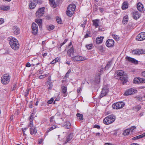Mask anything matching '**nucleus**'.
Here are the masks:
<instances>
[{
    "label": "nucleus",
    "instance_id": "42",
    "mask_svg": "<svg viewBox=\"0 0 145 145\" xmlns=\"http://www.w3.org/2000/svg\"><path fill=\"white\" fill-rule=\"evenodd\" d=\"M132 53L134 55H138L139 53L138 52V49L133 50L132 51Z\"/></svg>",
    "mask_w": 145,
    "mask_h": 145
},
{
    "label": "nucleus",
    "instance_id": "24",
    "mask_svg": "<svg viewBox=\"0 0 145 145\" xmlns=\"http://www.w3.org/2000/svg\"><path fill=\"white\" fill-rule=\"evenodd\" d=\"M71 124L69 121H66L65 122L63 125V127L67 129L70 128Z\"/></svg>",
    "mask_w": 145,
    "mask_h": 145
},
{
    "label": "nucleus",
    "instance_id": "51",
    "mask_svg": "<svg viewBox=\"0 0 145 145\" xmlns=\"http://www.w3.org/2000/svg\"><path fill=\"white\" fill-rule=\"evenodd\" d=\"M93 128H96L98 129H100V126L98 125H95L93 126Z\"/></svg>",
    "mask_w": 145,
    "mask_h": 145
},
{
    "label": "nucleus",
    "instance_id": "54",
    "mask_svg": "<svg viewBox=\"0 0 145 145\" xmlns=\"http://www.w3.org/2000/svg\"><path fill=\"white\" fill-rule=\"evenodd\" d=\"M82 89V86H80L79 88H78L77 89V92L78 93H79L80 92V91Z\"/></svg>",
    "mask_w": 145,
    "mask_h": 145
},
{
    "label": "nucleus",
    "instance_id": "2",
    "mask_svg": "<svg viewBox=\"0 0 145 145\" xmlns=\"http://www.w3.org/2000/svg\"><path fill=\"white\" fill-rule=\"evenodd\" d=\"M115 119V116L112 114L108 116L103 120V123L106 125H108L113 122Z\"/></svg>",
    "mask_w": 145,
    "mask_h": 145
},
{
    "label": "nucleus",
    "instance_id": "20",
    "mask_svg": "<svg viewBox=\"0 0 145 145\" xmlns=\"http://www.w3.org/2000/svg\"><path fill=\"white\" fill-rule=\"evenodd\" d=\"M133 18L135 19H137L139 18V13L136 11L133 12L132 13Z\"/></svg>",
    "mask_w": 145,
    "mask_h": 145
},
{
    "label": "nucleus",
    "instance_id": "41",
    "mask_svg": "<svg viewBox=\"0 0 145 145\" xmlns=\"http://www.w3.org/2000/svg\"><path fill=\"white\" fill-rule=\"evenodd\" d=\"M54 26L53 25H50L47 27L48 30L49 31L52 30L54 29Z\"/></svg>",
    "mask_w": 145,
    "mask_h": 145
},
{
    "label": "nucleus",
    "instance_id": "33",
    "mask_svg": "<svg viewBox=\"0 0 145 145\" xmlns=\"http://www.w3.org/2000/svg\"><path fill=\"white\" fill-rule=\"evenodd\" d=\"M35 22L38 24L39 27L40 28L42 27V19H36Z\"/></svg>",
    "mask_w": 145,
    "mask_h": 145
},
{
    "label": "nucleus",
    "instance_id": "21",
    "mask_svg": "<svg viewBox=\"0 0 145 145\" xmlns=\"http://www.w3.org/2000/svg\"><path fill=\"white\" fill-rule=\"evenodd\" d=\"M74 53V48L72 46L70 49H69L67 52V54L69 57H71Z\"/></svg>",
    "mask_w": 145,
    "mask_h": 145
},
{
    "label": "nucleus",
    "instance_id": "35",
    "mask_svg": "<svg viewBox=\"0 0 145 145\" xmlns=\"http://www.w3.org/2000/svg\"><path fill=\"white\" fill-rule=\"evenodd\" d=\"M95 81L97 83H99L100 81V76L98 75L97 76L95 79Z\"/></svg>",
    "mask_w": 145,
    "mask_h": 145
},
{
    "label": "nucleus",
    "instance_id": "29",
    "mask_svg": "<svg viewBox=\"0 0 145 145\" xmlns=\"http://www.w3.org/2000/svg\"><path fill=\"white\" fill-rule=\"evenodd\" d=\"M10 7L8 6H3L0 7V9L4 11H7L10 9Z\"/></svg>",
    "mask_w": 145,
    "mask_h": 145
},
{
    "label": "nucleus",
    "instance_id": "45",
    "mask_svg": "<svg viewBox=\"0 0 145 145\" xmlns=\"http://www.w3.org/2000/svg\"><path fill=\"white\" fill-rule=\"evenodd\" d=\"M112 36L113 38L116 40H118L119 39V37L117 35L115 34H112Z\"/></svg>",
    "mask_w": 145,
    "mask_h": 145
},
{
    "label": "nucleus",
    "instance_id": "5",
    "mask_svg": "<svg viewBox=\"0 0 145 145\" xmlns=\"http://www.w3.org/2000/svg\"><path fill=\"white\" fill-rule=\"evenodd\" d=\"M125 105L123 102H118L113 104L112 107L114 109H118L122 108Z\"/></svg>",
    "mask_w": 145,
    "mask_h": 145
},
{
    "label": "nucleus",
    "instance_id": "57",
    "mask_svg": "<svg viewBox=\"0 0 145 145\" xmlns=\"http://www.w3.org/2000/svg\"><path fill=\"white\" fill-rule=\"evenodd\" d=\"M62 46H61V45L60 44H59L57 46V48L59 50H61V47Z\"/></svg>",
    "mask_w": 145,
    "mask_h": 145
},
{
    "label": "nucleus",
    "instance_id": "31",
    "mask_svg": "<svg viewBox=\"0 0 145 145\" xmlns=\"http://www.w3.org/2000/svg\"><path fill=\"white\" fill-rule=\"evenodd\" d=\"M112 64V61H109L107 63L105 67V70H108L110 67L111 65Z\"/></svg>",
    "mask_w": 145,
    "mask_h": 145
},
{
    "label": "nucleus",
    "instance_id": "46",
    "mask_svg": "<svg viewBox=\"0 0 145 145\" xmlns=\"http://www.w3.org/2000/svg\"><path fill=\"white\" fill-rule=\"evenodd\" d=\"M134 108L135 109H136L137 111H138L141 108V107L140 105H137L135 106Z\"/></svg>",
    "mask_w": 145,
    "mask_h": 145
},
{
    "label": "nucleus",
    "instance_id": "28",
    "mask_svg": "<svg viewBox=\"0 0 145 145\" xmlns=\"http://www.w3.org/2000/svg\"><path fill=\"white\" fill-rule=\"evenodd\" d=\"M128 21V16L127 15L125 16L123 18L122 23L123 24H127Z\"/></svg>",
    "mask_w": 145,
    "mask_h": 145
},
{
    "label": "nucleus",
    "instance_id": "56",
    "mask_svg": "<svg viewBox=\"0 0 145 145\" xmlns=\"http://www.w3.org/2000/svg\"><path fill=\"white\" fill-rule=\"evenodd\" d=\"M29 107L31 108L33 107V105H32V101H31L29 105Z\"/></svg>",
    "mask_w": 145,
    "mask_h": 145
},
{
    "label": "nucleus",
    "instance_id": "7",
    "mask_svg": "<svg viewBox=\"0 0 145 145\" xmlns=\"http://www.w3.org/2000/svg\"><path fill=\"white\" fill-rule=\"evenodd\" d=\"M44 7L39 8L36 13V15L37 17H41L43 16L44 12Z\"/></svg>",
    "mask_w": 145,
    "mask_h": 145
},
{
    "label": "nucleus",
    "instance_id": "36",
    "mask_svg": "<svg viewBox=\"0 0 145 145\" xmlns=\"http://www.w3.org/2000/svg\"><path fill=\"white\" fill-rule=\"evenodd\" d=\"M130 131V130H129V129H127L124 131L123 133V135L125 136L129 134Z\"/></svg>",
    "mask_w": 145,
    "mask_h": 145
},
{
    "label": "nucleus",
    "instance_id": "64",
    "mask_svg": "<svg viewBox=\"0 0 145 145\" xmlns=\"http://www.w3.org/2000/svg\"><path fill=\"white\" fill-rule=\"evenodd\" d=\"M105 145H112V144L110 143H106Z\"/></svg>",
    "mask_w": 145,
    "mask_h": 145
},
{
    "label": "nucleus",
    "instance_id": "26",
    "mask_svg": "<svg viewBox=\"0 0 145 145\" xmlns=\"http://www.w3.org/2000/svg\"><path fill=\"white\" fill-rule=\"evenodd\" d=\"M50 5L53 8H55L56 7V5L55 0H49Z\"/></svg>",
    "mask_w": 145,
    "mask_h": 145
},
{
    "label": "nucleus",
    "instance_id": "3",
    "mask_svg": "<svg viewBox=\"0 0 145 145\" xmlns=\"http://www.w3.org/2000/svg\"><path fill=\"white\" fill-rule=\"evenodd\" d=\"M76 6L74 4H71L69 5L67 8L66 14L70 16H71L74 13Z\"/></svg>",
    "mask_w": 145,
    "mask_h": 145
},
{
    "label": "nucleus",
    "instance_id": "53",
    "mask_svg": "<svg viewBox=\"0 0 145 145\" xmlns=\"http://www.w3.org/2000/svg\"><path fill=\"white\" fill-rule=\"evenodd\" d=\"M53 84L52 83H50L49 84V86L48 88L49 89H51L53 87Z\"/></svg>",
    "mask_w": 145,
    "mask_h": 145
},
{
    "label": "nucleus",
    "instance_id": "1",
    "mask_svg": "<svg viewBox=\"0 0 145 145\" xmlns=\"http://www.w3.org/2000/svg\"><path fill=\"white\" fill-rule=\"evenodd\" d=\"M8 40L10 41L9 44L12 48L16 50L19 48V43L15 38L10 37L8 38Z\"/></svg>",
    "mask_w": 145,
    "mask_h": 145
},
{
    "label": "nucleus",
    "instance_id": "17",
    "mask_svg": "<svg viewBox=\"0 0 145 145\" xmlns=\"http://www.w3.org/2000/svg\"><path fill=\"white\" fill-rule=\"evenodd\" d=\"M30 134L31 135H35L37 133L36 128L34 127H32L30 128Z\"/></svg>",
    "mask_w": 145,
    "mask_h": 145
},
{
    "label": "nucleus",
    "instance_id": "61",
    "mask_svg": "<svg viewBox=\"0 0 145 145\" xmlns=\"http://www.w3.org/2000/svg\"><path fill=\"white\" fill-rule=\"evenodd\" d=\"M137 99L139 101H141L142 100V99L141 97H136Z\"/></svg>",
    "mask_w": 145,
    "mask_h": 145
},
{
    "label": "nucleus",
    "instance_id": "6",
    "mask_svg": "<svg viewBox=\"0 0 145 145\" xmlns=\"http://www.w3.org/2000/svg\"><path fill=\"white\" fill-rule=\"evenodd\" d=\"M72 60L75 61H79L86 60L87 59L85 57H83L79 55H77L72 57H71Z\"/></svg>",
    "mask_w": 145,
    "mask_h": 145
},
{
    "label": "nucleus",
    "instance_id": "50",
    "mask_svg": "<svg viewBox=\"0 0 145 145\" xmlns=\"http://www.w3.org/2000/svg\"><path fill=\"white\" fill-rule=\"evenodd\" d=\"M86 22H87L86 21H85L83 22V24H82L80 26L82 27H83L84 28L85 27V25L86 24Z\"/></svg>",
    "mask_w": 145,
    "mask_h": 145
},
{
    "label": "nucleus",
    "instance_id": "25",
    "mask_svg": "<svg viewBox=\"0 0 145 145\" xmlns=\"http://www.w3.org/2000/svg\"><path fill=\"white\" fill-rule=\"evenodd\" d=\"M35 2H32L29 4V7L30 9H33L35 7L37 3Z\"/></svg>",
    "mask_w": 145,
    "mask_h": 145
},
{
    "label": "nucleus",
    "instance_id": "39",
    "mask_svg": "<svg viewBox=\"0 0 145 145\" xmlns=\"http://www.w3.org/2000/svg\"><path fill=\"white\" fill-rule=\"evenodd\" d=\"M90 32L89 31L87 30V33L84 36V38H87L89 37H90Z\"/></svg>",
    "mask_w": 145,
    "mask_h": 145
},
{
    "label": "nucleus",
    "instance_id": "23",
    "mask_svg": "<svg viewBox=\"0 0 145 145\" xmlns=\"http://www.w3.org/2000/svg\"><path fill=\"white\" fill-rule=\"evenodd\" d=\"M103 38L104 37H97L96 39V43L98 44H99L102 43Z\"/></svg>",
    "mask_w": 145,
    "mask_h": 145
},
{
    "label": "nucleus",
    "instance_id": "19",
    "mask_svg": "<svg viewBox=\"0 0 145 145\" xmlns=\"http://www.w3.org/2000/svg\"><path fill=\"white\" fill-rule=\"evenodd\" d=\"M13 29L14 34L17 35L20 33V29L17 26H15L13 27Z\"/></svg>",
    "mask_w": 145,
    "mask_h": 145
},
{
    "label": "nucleus",
    "instance_id": "40",
    "mask_svg": "<svg viewBox=\"0 0 145 145\" xmlns=\"http://www.w3.org/2000/svg\"><path fill=\"white\" fill-rule=\"evenodd\" d=\"M138 52L139 53L138 55L140 54H145V50H144L143 49H138Z\"/></svg>",
    "mask_w": 145,
    "mask_h": 145
},
{
    "label": "nucleus",
    "instance_id": "30",
    "mask_svg": "<svg viewBox=\"0 0 145 145\" xmlns=\"http://www.w3.org/2000/svg\"><path fill=\"white\" fill-rule=\"evenodd\" d=\"M119 79L120 80L123 81V84L126 83L127 81V78L125 76H121L120 77Z\"/></svg>",
    "mask_w": 145,
    "mask_h": 145
},
{
    "label": "nucleus",
    "instance_id": "60",
    "mask_svg": "<svg viewBox=\"0 0 145 145\" xmlns=\"http://www.w3.org/2000/svg\"><path fill=\"white\" fill-rule=\"evenodd\" d=\"M4 22V20L3 19H0V24H2Z\"/></svg>",
    "mask_w": 145,
    "mask_h": 145
},
{
    "label": "nucleus",
    "instance_id": "13",
    "mask_svg": "<svg viewBox=\"0 0 145 145\" xmlns=\"http://www.w3.org/2000/svg\"><path fill=\"white\" fill-rule=\"evenodd\" d=\"M114 41L112 39H108L106 42V46L108 47H112L114 45Z\"/></svg>",
    "mask_w": 145,
    "mask_h": 145
},
{
    "label": "nucleus",
    "instance_id": "34",
    "mask_svg": "<svg viewBox=\"0 0 145 145\" xmlns=\"http://www.w3.org/2000/svg\"><path fill=\"white\" fill-rule=\"evenodd\" d=\"M117 73L118 75L121 76H123L124 72L123 71L119 70L117 71Z\"/></svg>",
    "mask_w": 145,
    "mask_h": 145
},
{
    "label": "nucleus",
    "instance_id": "16",
    "mask_svg": "<svg viewBox=\"0 0 145 145\" xmlns=\"http://www.w3.org/2000/svg\"><path fill=\"white\" fill-rule=\"evenodd\" d=\"M137 8L138 10L140 12L143 11L144 10V8L143 5L140 2L137 4Z\"/></svg>",
    "mask_w": 145,
    "mask_h": 145
},
{
    "label": "nucleus",
    "instance_id": "49",
    "mask_svg": "<svg viewBox=\"0 0 145 145\" xmlns=\"http://www.w3.org/2000/svg\"><path fill=\"white\" fill-rule=\"evenodd\" d=\"M54 60L55 61V62H56V63L57 62H59L60 60V57H57L55 59H54Z\"/></svg>",
    "mask_w": 145,
    "mask_h": 145
},
{
    "label": "nucleus",
    "instance_id": "22",
    "mask_svg": "<svg viewBox=\"0 0 145 145\" xmlns=\"http://www.w3.org/2000/svg\"><path fill=\"white\" fill-rule=\"evenodd\" d=\"M62 89V92L64 94L63 96L64 97L66 96L67 95V88L65 86H63L61 87Z\"/></svg>",
    "mask_w": 145,
    "mask_h": 145
},
{
    "label": "nucleus",
    "instance_id": "32",
    "mask_svg": "<svg viewBox=\"0 0 145 145\" xmlns=\"http://www.w3.org/2000/svg\"><path fill=\"white\" fill-rule=\"evenodd\" d=\"M128 4L126 2H124L123 3V5L122 6V8L123 9H126L128 8Z\"/></svg>",
    "mask_w": 145,
    "mask_h": 145
},
{
    "label": "nucleus",
    "instance_id": "62",
    "mask_svg": "<svg viewBox=\"0 0 145 145\" xmlns=\"http://www.w3.org/2000/svg\"><path fill=\"white\" fill-rule=\"evenodd\" d=\"M141 74L142 76L145 77V71L142 72Z\"/></svg>",
    "mask_w": 145,
    "mask_h": 145
},
{
    "label": "nucleus",
    "instance_id": "12",
    "mask_svg": "<svg viewBox=\"0 0 145 145\" xmlns=\"http://www.w3.org/2000/svg\"><path fill=\"white\" fill-rule=\"evenodd\" d=\"M109 90L108 89L106 88L102 89L101 92V94L99 96L100 98H102L103 97L106 96Z\"/></svg>",
    "mask_w": 145,
    "mask_h": 145
},
{
    "label": "nucleus",
    "instance_id": "9",
    "mask_svg": "<svg viewBox=\"0 0 145 145\" xmlns=\"http://www.w3.org/2000/svg\"><path fill=\"white\" fill-rule=\"evenodd\" d=\"M133 82L134 84H139L145 83V79L140 77L135 78L133 80Z\"/></svg>",
    "mask_w": 145,
    "mask_h": 145
},
{
    "label": "nucleus",
    "instance_id": "10",
    "mask_svg": "<svg viewBox=\"0 0 145 145\" xmlns=\"http://www.w3.org/2000/svg\"><path fill=\"white\" fill-rule=\"evenodd\" d=\"M31 28L32 29V33L34 35L37 34L38 30L37 25L35 23L33 22L32 24Z\"/></svg>",
    "mask_w": 145,
    "mask_h": 145
},
{
    "label": "nucleus",
    "instance_id": "4",
    "mask_svg": "<svg viewBox=\"0 0 145 145\" xmlns=\"http://www.w3.org/2000/svg\"><path fill=\"white\" fill-rule=\"evenodd\" d=\"M10 76L8 73H7L1 77V81L2 84H6L10 81Z\"/></svg>",
    "mask_w": 145,
    "mask_h": 145
},
{
    "label": "nucleus",
    "instance_id": "38",
    "mask_svg": "<svg viewBox=\"0 0 145 145\" xmlns=\"http://www.w3.org/2000/svg\"><path fill=\"white\" fill-rule=\"evenodd\" d=\"M56 18L57 23L59 24H62L61 20L60 17L58 16H57Z\"/></svg>",
    "mask_w": 145,
    "mask_h": 145
},
{
    "label": "nucleus",
    "instance_id": "27",
    "mask_svg": "<svg viewBox=\"0 0 145 145\" xmlns=\"http://www.w3.org/2000/svg\"><path fill=\"white\" fill-rule=\"evenodd\" d=\"M72 135L71 133L69 134L66 138V141L65 142V144H66L69 141H70L72 139Z\"/></svg>",
    "mask_w": 145,
    "mask_h": 145
},
{
    "label": "nucleus",
    "instance_id": "63",
    "mask_svg": "<svg viewBox=\"0 0 145 145\" xmlns=\"http://www.w3.org/2000/svg\"><path fill=\"white\" fill-rule=\"evenodd\" d=\"M138 139L142 138L143 137L142 134L138 136Z\"/></svg>",
    "mask_w": 145,
    "mask_h": 145
},
{
    "label": "nucleus",
    "instance_id": "47",
    "mask_svg": "<svg viewBox=\"0 0 145 145\" xmlns=\"http://www.w3.org/2000/svg\"><path fill=\"white\" fill-rule=\"evenodd\" d=\"M29 89H27L25 93L24 96L25 97H27L29 93Z\"/></svg>",
    "mask_w": 145,
    "mask_h": 145
},
{
    "label": "nucleus",
    "instance_id": "18",
    "mask_svg": "<svg viewBox=\"0 0 145 145\" xmlns=\"http://www.w3.org/2000/svg\"><path fill=\"white\" fill-rule=\"evenodd\" d=\"M99 20L96 19L93 20H92L93 22V25L95 26V28H97L99 26Z\"/></svg>",
    "mask_w": 145,
    "mask_h": 145
},
{
    "label": "nucleus",
    "instance_id": "14",
    "mask_svg": "<svg viewBox=\"0 0 145 145\" xmlns=\"http://www.w3.org/2000/svg\"><path fill=\"white\" fill-rule=\"evenodd\" d=\"M126 59L127 60L133 63L137 64L138 63V61L134 58L131 57L129 56H126L125 57Z\"/></svg>",
    "mask_w": 145,
    "mask_h": 145
},
{
    "label": "nucleus",
    "instance_id": "52",
    "mask_svg": "<svg viewBox=\"0 0 145 145\" xmlns=\"http://www.w3.org/2000/svg\"><path fill=\"white\" fill-rule=\"evenodd\" d=\"M136 127L135 126H132L130 129H129V130H130V131L132 132H133V130H134V129H136Z\"/></svg>",
    "mask_w": 145,
    "mask_h": 145
},
{
    "label": "nucleus",
    "instance_id": "58",
    "mask_svg": "<svg viewBox=\"0 0 145 145\" xmlns=\"http://www.w3.org/2000/svg\"><path fill=\"white\" fill-rule=\"evenodd\" d=\"M132 140H137L138 139V136H136L135 137H133V138H132Z\"/></svg>",
    "mask_w": 145,
    "mask_h": 145
},
{
    "label": "nucleus",
    "instance_id": "59",
    "mask_svg": "<svg viewBox=\"0 0 145 145\" xmlns=\"http://www.w3.org/2000/svg\"><path fill=\"white\" fill-rule=\"evenodd\" d=\"M31 66V65L30 64L29 62L27 63L26 65V66L27 67H29Z\"/></svg>",
    "mask_w": 145,
    "mask_h": 145
},
{
    "label": "nucleus",
    "instance_id": "8",
    "mask_svg": "<svg viewBox=\"0 0 145 145\" xmlns=\"http://www.w3.org/2000/svg\"><path fill=\"white\" fill-rule=\"evenodd\" d=\"M137 90L133 88H131L127 90L124 94L125 96L133 94L137 92Z\"/></svg>",
    "mask_w": 145,
    "mask_h": 145
},
{
    "label": "nucleus",
    "instance_id": "48",
    "mask_svg": "<svg viewBox=\"0 0 145 145\" xmlns=\"http://www.w3.org/2000/svg\"><path fill=\"white\" fill-rule=\"evenodd\" d=\"M54 100V99L53 98H51L50 99V100H49L48 101L47 103L48 104H51L53 102Z\"/></svg>",
    "mask_w": 145,
    "mask_h": 145
},
{
    "label": "nucleus",
    "instance_id": "44",
    "mask_svg": "<svg viewBox=\"0 0 145 145\" xmlns=\"http://www.w3.org/2000/svg\"><path fill=\"white\" fill-rule=\"evenodd\" d=\"M93 45L92 44H90L86 45V47L88 49L90 50L92 48Z\"/></svg>",
    "mask_w": 145,
    "mask_h": 145
},
{
    "label": "nucleus",
    "instance_id": "55",
    "mask_svg": "<svg viewBox=\"0 0 145 145\" xmlns=\"http://www.w3.org/2000/svg\"><path fill=\"white\" fill-rule=\"evenodd\" d=\"M54 116H52L50 118V121L51 122H53L54 121Z\"/></svg>",
    "mask_w": 145,
    "mask_h": 145
},
{
    "label": "nucleus",
    "instance_id": "37",
    "mask_svg": "<svg viewBox=\"0 0 145 145\" xmlns=\"http://www.w3.org/2000/svg\"><path fill=\"white\" fill-rule=\"evenodd\" d=\"M76 116L78 117H79V120H83V115L82 114H80L79 113H77L76 114Z\"/></svg>",
    "mask_w": 145,
    "mask_h": 145
},
{
    "label": "nucleus",
    "instance_id": "43",
    "mask_svg": "<svg viewBox=\"0 0 145 145\" xmlns=\"http://www.w3.org/2000/svg\"><path fill=\"white\" fill-rule=\"evenodd\" d=\"M56 128V127L55 126H53L51 127H50L49 129L48 128L46 131V133H48L50 131L53 130V129H55Z\"/></svg>",
    "mask_w": 145,
    "mask_h": 145
},
{
    "label": "nucleus",
    "instance_id": "11",
    "mask_svg": "<svg viewBox=\"0 0 145 145\" xmlns=\"http://www.w3.org/2000/svg\"><path fill=\"white\" fill-rule=\"evenodd\" d=\"M136 39L139 41L145 39V33L141 32L138 34L136 37Z\"/></svg>",
    "mask_w": 145,
    "mask_h": 145
},
{
    "label": "nucleus",
    "instance_id": "15",
    "mask_svg": "<svg viewBox=\"0 0 145 145\" xmlns=\"http://www.w3.org/2000/svg\"><path fill=\"white\" fill-rule=\"evenodd\" d=\"M34 119V117H33V114L32 113L31 114L29 118L30 123L28 125V127H34L33 126V122Z\"/></svg>",
    "mask_w": 145,
    "mask_h": 145
}]
</instances>
